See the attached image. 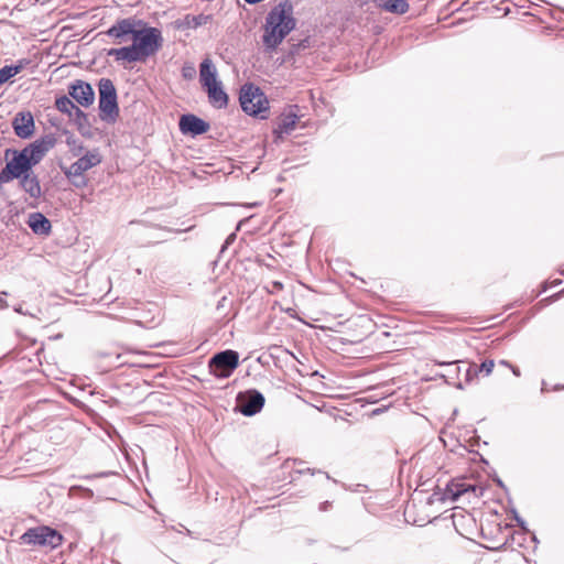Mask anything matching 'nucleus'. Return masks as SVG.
<instances>
[{"label": "nucleus", "instance_id": "nucleus-25", "mask_svg": "<svg viewBox=\"0 0 564 564\" xmlns=\"http://www.w3.org/2000/svg\"><path fill=\"white\" fill-rule=\"evenodd\" d=\"M481 377L476 362H469L468 368L464 372V383L470 384Z\"/></svg>", "mask_w": 564, "mask_h": 564}, {"label": "nucleus", "instance_id": "nucleus-36", "mask_svg": "<svg viewBox=\"0 0 564 564\" xmlns=\"http://www.w3.org/2000/svg\"><path fill=\"white\" fill-rule=\"evenodd\" d=\"M273 285L278 289H282L283 284L281 282H274Z\"/></svg>", "mask_w": 564, "mask_h": 564}, {"label": "nucleus", "instance_id": "nucleus-17", "mask_svg": "<svg viewBox=\"0 0 564 564\" xmlns=\"http://www.w3.org/2000/svg\"><path fill=\"white\" fill-rule=\"evenodd\" d=\"M209 102L216 108H225L228 105V95L221 88L220 83L206 88Z\"/></svg>", "mask_w": 564, "mask_h": 564}, {"label": "nucleus", "instance_id": "nucleus-29", "mask_svg": "<svg viewBox=\"0 0 564 564\" xmlns=\"http://www.w3.org/2000/svg\"><path fill=\"white\" fill-rule=\"evenodd\" d=\"M236 239V234H230L227 239L225 240V243L221 248V251H224L229 245H231Z\"/></svg>", "mask_w": 564, "mask_h": 564}, {"label": "nucleus", "instance_id": "nucleus-28", "mask_svg": "<svg viewBox=\"0 0 564 564\" xmlns=\"http://www.w3.org/2000/svg\"><path fill=\"white\" fill-rule=\"evenodd\" d=\"M7 295H8L7 292H4V291L0 292V310H6L9 307V304L4 299Z\"/></svg>", "mask_w": 564, "mask_h": 564}, {"label": "nucleus", "instance_id": "nucleus-2", "mask_svg": "<svg viewBox=\"0 0 564 564\" xmlns=\"http://www.w3.org/2000/svg\"><path fill=\"white\" fill-rule=\"evenodd\" d=\"M295 26L293 4L286 0L274 6L263 25L262 43L265 52H274Z\"/></svg>", "mask_w": 564, "mask_h": 564}, {"label": "nucleus", "instance_id": "nucleus-33", "mask_svg": "<svg viewBox=\"0 0 564 564\" xmlns=\"http://www.w3.org/2000/svg\"><path fill=\"white\" fill-rule=\"evenodd\" d=\"M499 365H500V366H503V367H509V368H510V366H511L507 360H500V361H499Z\"/></svg>", "mask_w": 564, "mask_h": 564}, {"label": "nucleus", "instance_id": "nucleus-7", "mask_svg": "<svg viewBox=\"0 0 564 564\" xmlns=\"http://www.w3.org/2000/svg\"><path fill=\"white\" fill-rule=\"evenodd\" d=\"M101 162V155L98 150L86 152L67 167L62 166L65 176L72 181L75 186L85 185L84 173L97 166Z\"/></svg>", "mask_w": 564, "mask_h": 564}, {"label": "nucleus", "instance_id": "nucleus-22", "mask_svg": "<svg viewBox=\"0 0 564 564\" xmlns=\"http://www.w3.org/2000/svg\"><path fill=\"white\" fill-rule=\"evenodd\" d=\"M213 19L209 14H198V15H191L187 14L184 18L183 25L189 29H196L198 26L205 25L208 22H210Z\"/></svg>", "mask_w": 564, "mask_h": 564}, {"label": "nucleus", "instance_id": "nucleus-8", "mask_svg": "<svg viewBox=\"0 0 564 564\" xmlns=\"http://www.w3.org/2000/svg\"><path fill=\"white\" fill-rule=\"evenodd\" d=\"M239 366V354L227 349L215 354L208 361L209 372L219 379L229 378Z\"/></svg>", "mask_w": 564, "mask_h": 564}, {"label": "nucleus", "instance_id": "nucleus-27", "mask_svg": "<svg viewBox=\"0 0 564 564\" xmlns=\"http://www.w3.org/2000/svg\"><path fill=\"white\" fill-rule=\"evenodd\" d=\"M494 368L495 361L492 359H485L480 365H478V371L481 373V377L490 376Z\"/></svg>", "mask_w": 564, "mask_h": 564}, {"label": "nucleus", "instance_id": "nucleus-3", "mask_svg": "<svg viewBox=\"0 0 564 564\" xmlns=\"http://www.w3.org/2000/svg\"><path fill=\"white\" fill-rule=\"evenodd\" d=\"M25 147L21 151L8 149L6 151L7 163L0 171V184L9 183L32 170L39 162Z\"/></svg>", "mask_w": 564, "mask_h": 564}, {"label": "nucleus", "instance_id": "nucleus-5", "mask_svg": "<svg viewBox=\"0 0 564 564\" xmlns=\"http://www.w3.org/2000/svg\"><path fill=\"white\" fill-rule=\"evenodd\" d=\"M63 540V535L57 530L47 525L30 528L20 536L22 544L48 547L51 550L62 545Z\"/></svg>", "mask_w": 564, "mask_h": 564}, {"label": "nucleus", "instance_id": "nucleus-6", "mask_svg": "<svg viewBox=\"0 0 564 564\" xmlns=\"http://www.w3.org/2000/svg\"><path fill=\"white\" fill-rule=\"evenodd\" d=\"M239 101L242 110L250 116H260L269 110V101L261 89L253 84H246L241 87Z\"/></svg>", "mask_w": 564, "mask_h": 564}, {"label": "nucleus", "instance_id": "nucleus-26", "mask_svg": "<svg viewBox=\"0 0 564 564\" xmlns=\"http://www.w3.org/2000/svg\"><path fill=\"white\" fill-rule=\"evenodd\" d=\"M66 143L69 147V151L74 156H79L84 151L83 143L76 139L73 134H69L66 139Z\"/></svg>", "mask_w": 564, "mask_h": 564}, {"label": "nucleus", "instance_id": "nucleus-30", "mask_svg": "<svg viewBox=\"0 0 564 564\" xmlns=\"http://www.w3.org/2000/svg\"><path fill=\"white\" fill-rule=\"evenodd\" d=\"M458 362H459L458 360H453V361H437V360H435V364L441 365V366H452V365H456Z\"/></svg>", "mask_w": 564, "mask_h": 564}, {"label": "nucleus", "instance_id": "nucleus-24", "mask_svg": "<svg viewBox=\"0 0 564 564\" xmlns=\"http://www.w3.org/2000/svg\"><path fill=\"white\" fill-rule=\"evenodd\" d=\"M72 119L74 120L75 124L77 126L78 131L82 134H85L88 132V130L90 128V123L88 121L87 115L83 110H80L79 108L76 109Z\"/></svg>", "mask_w": 564, "mask_h": 564}, {"label": "nucleus", "instance_id": "nucleus-39", "mask_svg": "<svg viewBox=\"0 0 564 564\" xmlns=\"http://www.w3.org/2000/svg\"><path fill=\"white\" fill-rule=\"evenodd\" d=\"M457 388H458V389H463V388H464L463 383H462V382H459V383L457 384Z\"/></svg>", "mask_w": 564, "mask_h": 564}, {"label": "nucleus", "instance_id": "nucleus-21", "mask_svg": "<svg viewBox=\"0 0 564 564\" xmlns=\"http://www.w3.org/2000/svg\"><path fill=\"white\" fill-rule=\"evenodd\" d=\"M475 490L474 487L466 485L464 482H451L447 488L445 496L451 498L453 501L457 500L462 495L467 492L469 489Z\"/></svg>", "mask_w": 564, "mask_h": 564}, {"label": "nucleus", "instance_id": "nucleus-9", "mask_svg": "<svg viewBox=\"0 0 564 564\" xmlns=\"http://www.w3.org/2000/svg\"><path fill=\"white\" fill-rule=\"evenodd\" d=\"M264 397L258 390L251 389L239 392L237 395V408L246 416L259 413L264 405Z\"/></svg>", "mask_w": 564, "mask_h": 564}, {"label": "nucleus", "instance_id": "nucleus-18", "mask_svg": "<svg viewBox=\"0 0 564 564\" xmlns=\"http://www.w3.org/2000/svg\"><path fill=\"white\" fill-rule=\"evenodd\" d=\"M299 117L295 113L282 115L279 119L278 127L274 130L279 135L291 133L297 123Z\"/></svg>", "mask_w": 564, "mask_h": 564}, {"label": "nucleus", "instance_id": "nucleus-10", "mask_svg": "<svg viewBox=\"0 0 564 564\" xmlns=\"http://www.w3.org/2000/svg\"><path fill=\"white\" fill-rule=\"evenodd\" d=\"M68 95L83 107H89L95 100V91L90 84L80 79L69 86Z\"/></svg>", "mask_w": 564, "mask_h": 564}, {"label": "nucleus", "instance_id": "nucleus-32", "mask_svg": "<svg viewBox=\"0 0 564 564\" xmlns=\"http://www.w3.org/2000/svg\"><path fill=\"white\" fill-rule=\"evenodd\" d=\"M510 369H511V371L513 372L514 376H517V377L521 376L520 370H519L518 367L511 365Z\"/></svg>", "mask_w": 564, "mask_h": 564}, {"label": "nucleus", "instance_id": "nucleus-4", "mask_svg": "<svg viewBox=\"0 0 564 564\" xmlns=\"http://www.w3.org/2000/svg\"><path fill=\"white\" fill-rule=\"evenodd\" d=\"M99 117L102 121L112 123L119 117L117 90L111 79L101 78L98 83Z\"/></svg>", "mask_w": 564, "mask_h": 564}, {"label": "nucleus", "instance_id": "nucleus-12", "mask_svg": "<svg viewBox=\"0 0 564 564\" xmlns=\"http://www.w3.org/2000/svg\"><path fill=\"white\" fill-rule=\"evenodd\" d=\"M14 133L21 139H28L34 133V119L30 111L18 112L12 121Z\"/></svg>", "mask_w": 564, "mask_h": 564}, {"label": "nucleus", "instance_id": "nucleus-35", "mask_svg": "<svg viewBox=\"0 0 564 564\" xmlns=\"http://www.w3.org/2000/svg\"><path fill=\"white\" fill-rule=\"evenodd\" d=\"M194 73V68H191L189 70H184V77H187V76H192V74Z\"/></svg>", "mask_w": 564, "mask_h": 564}, {"label": "nucleus", "instance_id": "nucleus-20", "mask_svg": "<svg viewBox=\"0 0 564 564\" xmlns=\"http://www.w3.org/2000/svg\"><path fill=\"white\" fill-rule=\"evenodd\" d=\"M379 6L386 11L393 13H405L409 9V4L404 0H377Z\"/></svg>", "mask_w": 564, "mask_h": 564}, {"label": "nucleus", "instance_id": "nucleus-15", "mask_svg": "<svg viewBox=\"0 0 564 564\" xmlns=\"http://www.w3.org/2000/svg\"><path fill=\"white\" fill-rule=\"evenodd\" d=\"M199 80L203 87L208 88L213 85L218 84L217 72L212 61L206 58L200 63L199 67Z\"/></svg>", "mask_w": 564, "mask_h": 564}, {"label": "nucleus", "instance_id": "nucleus-16", "mask_svg": "<svg viewBox=\"0 0 564 564\" xmlns=\"http://www.w3.org/2000/svg\"><path fill=\"white\" fill-rule=\"evenodd\" d=\"M32 231L36 235L47 236L51 232V221L41 213H33L28 221Z\"/></svg>", "mask_w": 564, "mask_h": 564}, {"label": "nucleus", "instance_id": "nucleus-13", "mask_svg": "<svg viewBox=\"0 0 564 564\" xmlns=\"http://www.w3.org/2000/svg\"><path fill=\"white\" fill-rule=\"evenodd\" d=\"M56 142V137L50 133L28 144L26 148L32 153L33 159L40 163L45 154L55 147Z\"/></svg>", "mask_w": 564, "mask_h": 564}, {"label": "nucleus", "instance_id": "nucleus-1", "mask_svg": "<svg viewBox=\"0 0 564 564\" xmlns=\"http://www.w3.org/2000/svg\"><path fill=\"white\" fill-rule=\"evenodd\" d=\"M113 37L118 44L127 43L131 36L132 43L119 48H110L107 56L121 64L145 62L150 56L156 54L162 47L163 37L159 29L148 26L143 20L127 18L117 21L106 32Z\"/></svg>", "mask_w": 564, "mask_h": 564}, {"label": "nucleus", "instance_id": "nucleus-34", "mask_svg": "<svg viewBox=\"0 0 564 564\" xmlns=\"http://www.w3.org/2000/svg\"><path fill=\"white\" fill-rule=\"evenodd\" d=\"M194 73V68H191L189 70H184V77H187V76H192V74Z\"/></svg>", "mask_w": 564, "mask_h": 564}, {"label": "nucleus", "instance_id": "nucleus-37", "mask_svg": "<svg viewBox=\"0 0 564 564\" xmlns=\"http://www.w3.org/2000/svg\"><path fill=\"white\" fill-rule=\"evenodd\" d=\"M455 372L459 376V373H463V370H460L459 366L455 367Z\"/></svg>", "mask_w": 564, "mask_h": 564}, {"label": "nucleus", "instance_id": "nucleus-38", "mask_svg": "<svg viewBox=\"0 0 564 564\" xmlns=\"http://www.w3.org/2000/svg\"><path fill=\"white\" fill-rule=\"evenodd\" d=\"M455 372L459 376V373H463V370H460L459 366L455 367Z\"/></svg>", "mask_w": 564, "mask_h": 564}, {"label": "nucleus", "instance_id": "nucleus-31", "mask_svg": "<svg viewBox=\"0 0 564 564\" xmlns=\"http://www.w3.org/2000/svg\"><path fill=\"white\" fill-rule=\"evenodd\" d=\"M330 507V502L329 501H324L319 505V510L321 511H327L328 508Z\"/></svg>", "mask_w": 564, "mask_h": 564}, {"label": "nucleus", "instance_id": "nucleus-14", "mask_svg": "<svg viewBox=\"0 0 564 564\" xmlns=\"http://www.w3.org/2000/svg\"><path fill=\"white\" fill-rule=\"evenodd\" d=\"M18 178L20 180L21 187L30 197L39 198L42 195L39 177L32 170Z\"/></svg>", "mask_w": 564, "mask_h": 564}, {"label": "nucleus", "instance_id": "nucleus-23", "mask_svg": "<svg viewBox=\"0 0 564 564\" xmlns=\"http://www.w3.org/2000/svg\"><path fill=\"white\" fill-rule=\"evenodd\" d=\"M55 107L58 111L66 113L69 118H73L74 112L78 107L67 96L56 98Z\"/></svg>", "mask_w": 564, "mask_h": 564}, {"label": "nucleus", "instance_id": "nucleus-19", "mask_svg": "<svg viewBox=\"0 0 564 564\" xmlns=\"http://www.w3.org/2000/svg\"><path fill=\"white\" fill-rule=\"evenodd\" d=\"M29 64V61L26 59H20L18 61V64L4 66L0 68V85L8 82L10 78L19 74L26 65Z\"/></svg>", "mask_w": 564, "mask_h": 564}, {"label": "nucleus", "instance_id": "nucleus-11", "mask_svg": "<svg viewBox=\"0 0 564 564\" xmlns=\"http://www.w3.org/2000/svg\"><path fill=\"white\" fill-rule=\"evenodd\" d=\"M180 130L184 134L199 135L209 130V123L195 115L187 113L180 118Z\"/></svg>", "mask_w": 564, "mask_h": 564}]
</instances>
